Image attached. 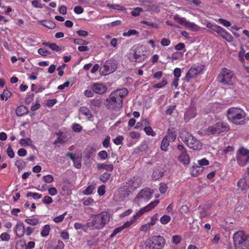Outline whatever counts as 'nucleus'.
Returning a JSON list of instances; mask_svg holds the SVG:
<instances>
[{
  "instance_id": "nucleus-1",
  "label": "nucleus",
  "mask_w": 249,
  "mask_h": 249,
  "mask_svg": "<svg viewBox=\"0 0 249 249\" xmlns=\"http://www.w3.org/2000/svg\"><path fill=\"white\" fill-rule=\"evenodd\" d=\"M109 220V214L107 212L104 211L93 215L90 221L87 223V225L92 230H100L108 223Z\"/></svg>"
},
{
  "instance_id": "nucleus-55",
  "label": "nucleus",
  "mask_w": 249,
  "mask_h": 249,
  "mask_svg": "<svg viewBox=\"0 0 249 249\" xmlns=\"http://www.w3.org/2000/svg\"><path fill=\"white\" fill-rule=\"evenodd\" d=\"M66 139V136H59L57 139L54 141L53 142L54 144H57L58 143H62L65 142V139Z\"/></svg>"
},
{
  "instance_id": "nucleus-40",
  "label": "nucleus",
  "mask_w": 249,
  "mask_h": 249,
  "mask_svg": "<svg viewBox=\"0 0 249 249\" xmlns=\"http://www.w3.org/2000/svg\"><path fill=\"white\" fill-rule=\"evenodd\" d=\"M171 220V217L169 215L165 214L160 218V222L162 224H166Z\"/></svg>"
},
{
  "instance_id": "nucleus-15",
  "label": "nucleus",
  "mask_w": 249,
  "mask_h": 249,
  "mask_svg": "<svg viewBox=\"0 0 249 249\" xmlns=\"http://www.w3.org/2000/svg\"><path fill=\"white\" fill-rule=\"evenodd\" d=\"M127 184L129 188L132 190H134L139 188L141 185V180L139 178H133L129 179Z\"/></svg>"
},
{
  "instance_id": "nucleus-51",
  "label": "nucleus",
  "mask_w": 249,
  "mask_h": 249,
  "mask_svg": "<svg viewBox=\"0 0 249 249\" xmlns=\"http://www.w3.org/2000/svg\"><path fill=\"white\" fill-rule=\"evenodd\" d=\"M0 238L3 241H8L10 239V235L7 232H3L0 234Z\"/></svg>"
},
{
  "instance_id": "nucleus-33",
  "label": "nucleus",
  "mask_w": 249,
  "mask_h": 249,
  "mask_svg": "<svg viewBox=\"0 0 249 249\" xmlns=\"http://www.w3.org/2000/svg\"><path fill=\"white\" fill-rule=\"evenodd\" d=\"M50 231V227L49 225H45L43 228V230L41 232V235L42 237L47 236Z\"/></svg>"
},
{
  "instance_id": "nucleus-45",
  "label": "nucleus",
  "mask_w": 249,
  "mask_h": 249,
  "mask_svg": "<svg viewBox=\"0 0 249 249\" xmlns=\"http://www.w3.org/2000/svg\"><path fill=\"white\" fill-rule=\"evenodd\" d=\"M167 84V82L166 79H162L161 82H160L158 84H155L153 86V87L154 88H158L160 89L163 87H164L165 85H166Z\"/></svg>"
},
{
  "instance_id": "nucleus-64",
  "label": "nucleus",
  "mask_w": 249,
  "mask_h": 249,
  "mask_svg": "<svg viewBox=\"0 0 249 249\" xmlns=\"http://www.w3.org/2000/svg\"><path fill=\"white\" fill-rule=\"evenodd\" d=\"M72 130L76 132L81 131L82 127L78 124H73L72 126Z\"/></svg>"
},
{
  "instance_id": "nucleus-48",
  "label": "nucleus",
  "mask_w": 249,
  "mask_h": 249,
  "mask_svg": "<svg viewBox=\"0 0 249 249\" xmlns=\"http://www.w3.org/2000/svg\"><path fill=\"white\" fill-rule=\"evenodd\" d=\"M136 219H135V217H132L130 220H128L125 222L124 224L122 226L124 229L130 226L131 224H132L135 221Z\"/></svg>"
},
{
  "instance_id": "nucleus-62",
  "label": "nucleus",
  "mask_w": 249,
  "mask_h": 249,
  "mask_svg": "<svg viewBox=\"0 0 249 249\" xmlns=\"http://www.w3.org/2000/svg\"><path fill=\"white\" fill-rule=\"evenodd\" d=\"M38 53L43 56H46L50 54V52L43 48H40L38 50Z\"/></svg>"
},
{
  "instance_id": "nucleus-38",
  "label": "nucleus",
  "mask_w": 249,
  "mask_h": 249,
  "mask_svg": "<svg viewBox=\"0 0 249 249\" xmlns=\"http://www.w3.org/2000/svg\"><path fill=\"white\" fill-rule=\"evenodd\" d=\"M26 196L27 197H33V198L36 199L41 198L42 196L41 194H39L37 193L29 192L26 194Z\"/></svg>"
},
{
  "instance_id": "nucleus-35",
  "label": "nucleus",
  "mask_w": 249,
  "mask_h": 249,
  "mask_svg": "<svg viewBox=\"0 0 249 249\" xmlns=\"http://www.w3.org/2000/svg\"><path fill=\"white\" fill-rule=\"evenodd\" d=\"M11 93L7 89H4L2 93L0 95V98L2 100L5 99L7 100L8 98L11 96Z\"/></svg>"
},
{
  "instance_id": "nucleus-52",
  "label": "nucleus",
  "mask_w": 249,
  "mask_h": 249,
  "mask_svg": "<svg viewBox=\"0 0 249 249\" xmlns=\"http://www.w3.org/2000/svg\"><path fill=\"white\" fill-rule=\"evenodd\" d=\"M7 153L9 157L10 158H13L15 156V153L10 144H9L7 149Z\"/></svg>"
},
{
  "instance_id": "nucleus-49",
  "label": "nucleus",
  "mask_w": 249,
  "mask_h": 249,
  "mask_svg": "<svg viewBox=\"0 0 249 249\" xmlns=\"http://www.w3.org/2000/svg\"><path fill=\"white\" fill-rule=\"evenodd\" d=\"M94 189L93 185H89L83 191V193L86 195H89L92 193V191Z\"/></svg>"
},
{
  "instance_id": "nucleus-16",
  "label": "nucleus",
  "mask_w": 249,
  "mask_h": 249,
  "mask_svg": "<svg viewBox=\"0 0 249 249\" xmlns=\"http://www.w3.org/2000/svg\"><path fill=\"white\" fill-rule=\"evenodd\" d=\"M15 232L19 237H22L25 232V229L23 222H20L16 224L15 227Z\"/></svg>"
},
{
  "instance_id": "nucleus-26",
  "label": "nucleus",
  "mask_w": 249,
  "mask_h": 249,
  "mask_svg": "<svg viewBox=\"0 0 249 249\" xmlns=\"http://www.w3.org/2000/svg\"><path fill=\"white\" fill-rule=\"evenodd\" d=\"M79 111L81 114L85 115L88 119H90L92 117V115L89 109L86 107H81L79 109Z\"/></svg>"
},
{
  "instance_id": "nucleus-63",
  "label": "nucleus",
  "mask_w": 249,
  "mask_h": 249,
  "mask_svg": "<svg viewBox=\"0 0 249 249\" xmlns=\"http://www.w3.org/2000/svg\"><path fill=\"white\" fill-rule=\"evenodd\" d=\"M197 162L198 165L201 167L204 165H207L209 164V161L205 158L198 160Z\"/></svg>"
},
{
  "instance_id": "nucleus-44",
  "label": "nucleus",
  "mask_w": 249,
  "mask_h": 249,
  "mask_svg": "<svg viewBox=\"0 0 249 249\" xmlns=\"http://www.w3.org/2000/svg\"><path fill=\"white\" fill-rule=\"evenodd\" d=\"M73 42L75 44L82 45H87L89 44V42L88 41H86L85 40L80 39V38L74 39Z\"/></svg>"
},
{
  "instance_id": "nucleus-46",
  "label": "nucleus",
  "mask_w": 249,
  "mask_h": 249,
  "mask_svg": "<svg viewBox=\"0 0 249 249\" xmlns=\"http://www.w3.org/2000/svg\"><path fill=\"white\" fill-rule=\"evenodd\" d=\"M43 180L47 183H50L52 182L53 180V177L51 175H47L46 176H44L43 177Z\"/></svg>"
},
{
  "instance_id": "nucleus-5",
  "label": "nucleus",
  "mask_w": 249,
  "mask_h": 249,
  "mask_svg": "<svg viewBox=\"0 0 249 249\" xmlns=\"http://www.w3.org/2000/svg\"><path fill=\"white\" fill-rule=\"evenodd\" d=\"M179 137L190 149L194 150H199L201 149L202 143L188 132H182Z\"/></svg>"
},
{
  "instance_id": "nucleus-20",
  "label": "nucleus",
  "mask_w": 249,
  "mask_h": 249,
  "mask_svg": "<svg viewBox=\"0 0 249 249\" xmlns=\"http://www.w3.org/2000/svg\"><path fill=\"white\" fill-rule=\"evenodd\" d=\"M219 35L224 39L230 42L233 41V37L231 35L226 31L225 29L222 28Z\"/></svg>"
},
{
  "instance_id": "nucleus-13",
  "label": "nucleus",
  "mask_w": 249,
  "mask_h": 249,
  "mask_svg": "<svg viewBox=\"0 0 249 249\" xmlns=\"http://www.w3.org/2000/svg\"><path fill=\"white\" fill-rule=\"evenodd\" d=\"M152 194L153 193L151 192L149 189H142L138 193L135 198V200L136 201L137 199H141L147 201L151 198Z\"/></svg>"
},
{
  "instance_id": "nucleus-59",
  "label": "nucleus",
  "mask_w": 249,
  "mask_h": 249,
  "mask_svg": "<svg viewBox=\"0 0 249 249\" xmlns=\"http://www.w3.org/2000/svg\"><path fill=\"white\" fill-rule=\"evenodd\" d=\"M181 237L179 235H176L173 236L172 241L175 244L177 245L180 242Z\"/></svg>"
},
{
  "instance_id": "nucleus-8",
  "label": "nucleus",
  "mask_w": 249,
  "mask_h": 249,
  "mask_svg": "<svg viewBox=\"0 0 249 249\" xmlns=\"http://www.w3.org/2000/svg\"><path fill=\"white\" fill-rule=\"evenodd\" d=\"M229 129V126L227 124L218 122L207 128L205 130V133L208 135H216L227 131Z\"/></svg>"
},
{
  "instance_id": "nucleus-53",
  "label": "nucleus",
  "mask_w": 249,
  "mask_h": 249,
  "mask_svg": "<svg viewBox=\"0 0 249 249\" xmlns=\"http://www.w3.org/2000/svg\"><path fill=\"white\" fill-rule=\"evenodd\" d=\"M108 156L107 152L105 150H102L98 153V157L102 160H106Z\"/></svg>"
},
{
  "instance_id": "nucleus-11",
  "label": "nucleus",
  "mask_w": 249,
  "mask_h": 249,
  "mask_svg": "<svg viewBox=\"0 0 249 249\" xmlns=\"http://www.w3.org/2000/svg\"><path fill=\"white\" fill-rule=\"evenodd\" d=\"M236 159L240 166H244L249 161V150L244 148H240L237 152Z\"/></svg>"
},
{
  "instance_id": "nucleus-57",
  "label": "nucleus",
  "mask_w": 249,
  "mask_h": 249,
  "mask_svg": "<svg viewBox=\"0 0 249 249\" xmlns=\"http://www.w3.org/2000/svg\"><path fill=\"white\" fill-rule=\"evenodd\" d=\"M124 229L123 228V226L119 227L118 228H116L112 232V233L110 234V237L112 238L114 236H115L117 233L121 232L122 231H123Z\"/></svg>"
},
{
  "instance_id": "nucleus-37",
  "label": "nucleus",
  "mask_w": 249,
  "mask_h": 249,
  "mask_svg": "<svg viewBox=\"0 0 249 249\" xmlns=\"http://www.w3.org/2000/svg\"><path fill=\"white\" fill-rule=\"evenodd\" d=\"M110 174L107 172H105L100 177V180L103 182H107L110 177Z\"/></svg>"
},
{
  "instance_id": "nucleus-12",
  "label": "nucleus",
  "mask_w": 249,
  "mask_h": 249,
  "mask_svg": "<svg viewBox=\"0 0 249 249\" xmlns=\"http://www.w3.org/2000/svg\"><path fill=\"white\" fill-rule=\"evenodd\" d=\"M159 203V201L158 200H154L150 202L148 205L146 206L141 209L136 213L134 215L133 217H135V219H136L139 217H140L142 214L146 212H148L151 210L154 209L158 204Z\"/></svg>"
},
{
  "instance_id": "nucleus-39",
  "label": "nucleus",
  "mask_w": 249,
  "mask_h": 249,
  "mask_svg": "<svg viewBox=\"0 0 249 249\" xmlns=\"http://www.w3.org/2000/svg\"><path fill=\"white\" fill-rule=\"evenodd\" d=\"M148 149V145L146 143L142 142L141 144L137 148L138 152H145Z\"/></svg>"
},
{
  "instance_id": "nucleus-9",
  "label": "nucleus",
  "mask_w": 249,
  "mask_h": 249,
  "mask_svg": "<svg viewBox=\"0 0 249 249\" xmlns=\"http://www.w3.org/2000/svg\"><path fill=\"white\" fill-rule=\"evenodd\" d=\"M118 63L113 59L107 60L104 66L100 69V73L102 75H107L113 72L117 68Z\"/></svg>"
},
{
  "instance_id": "nucleus-28",
  "label": "nucleus",
  "mask_w": 249,
  "mask_h": 249,
  "mask_svg": "<svg viewBox=\"0 0 249 249\" xmlns=\"http://www.w3.org/2000/svg\"><path fill=\"white\" fill-rule=\"evenodd\" d=\"M97 167L98 169H104L108 171H112L113 169V166L112 164H106L104 163H98Z\"/></svg>"
},
{
  "instance_id": "nucleus-23",
  "label": "nucleus",
  "mask_w": 249,
  "mask_h": 249,
  "mask_svg": "<svg viewBox=\"0 0 249 249\" xmlns=\"http://www.w3.org/2000/svg\"><path fill=\"white\" fill-rule=\"evenodd\" d=\"M237 185L242 190H246L249 188V183L245 178L240 179L238 182Z\"/></svg>"
},
{
  "instance_id": "nucleus-2",
  "label": "nucleus",
  "mask_w": 249,
  "mask_h": 249,
  "mask_svg": "<svg viewBox=\"0 0 249 249\" xmlns=\"http://www.w3.org/2000/svg\"><path fill=\"white\" fill-rule=\"evenodd\" d=\"M245 112L240 108L231 107L228 109L227 117L228 120L236 124H243L246 123Z\"/></svg>"
},
{
  "instance_id": "nucleus-3",
  "label": "nucleus",
  "mask_w": 249,
  "mask_h": 249,
  "mask_svg": "<svg viewBox=\"0 0 249 249\" xmlns=\"http://www.w3.org/2000/svg\"><path fill=\"white\" fill-rule=\"evenodd\" d=\"M235 249H249V235L244 231H239L233 235Z\"/></svg>"
},
{
  "instance_id": "nucleus-43",
  "label": "nucleus",
  "mask_w": 249,
  "mask_h": 249,
  "mask_svg": "<svg viewBox=\"0 0 249 249\" xmlns=\"http://www.w3.org/2000/svg\"><path fill=\"white\" fill-rule=\"evenodd\" d=\"M144 130L147 135L152 136H155L156 135V133L153 131L150 126H145Z\"/></svg>"
},
{
  "instance_id": "nucleus-29",
  "label": "nucleus",
  "mask_w": 249,
  "mask_h": 249,
  "mask_svg": "<svg viewBox=\"0 0 249 249\" xmlns=\"http://www.w3.org/2000/svg\"><path fill=\"white\" fill-rule=\"evenodd\" d=\"M27 112V109L26 107L24 106H20L18 107L16 109V113L18 116H22L23 115L26 114Z\"/></svg>"
},
{
  "instance_id": "nucleus-21",
  "label": "nucleus",
  "mask_w": 249,
  "mask_h": 249,
  "mask_svg": "<svg viewBox=\"0 0 249 249\" xmlns=\"http://www.w3.org/2000/svg\"><path fill=\"white\" fill-rule=\"evenodd\" d=\"M219 35L224 39L230 42L233 41V37L231 35L226 31L225 29L222 28Z\"/></svg>"
},
{
  "instance_id": "nucleus-22",
  "label": "nucleus",
  "mask_w": 249,
  "mask_h": 249,
  "mask_svg": "<svg viewBox=\"0 0 249 249\" xmlns=\"http://www.w3.org/2000/svg\"><path fill=\"white\" fill-rule=\"evenodd\" d=\"M204 170L203 167L199 166L196 164L193 166L191 169V175L193 176L196 177L199 175Z\"/></svg>"
},
{
  "instance_id": "nucleus-60",
  "label": "nucleus",
  "mask_w": 249,
  "mask_h": 249,
  "mask_svg": "<svg viewBox=\"0 0 249 249\" xmlns=\"http://www.w3.org/2000/svg\"><path fill=\"white\" fill-rule=\"evenodd\" d=\"M82 201L83 204L85 206H89L91 205L94 201L93 199L91 198L83 199Z\"/></svg>"
},
{
  "instance_id": "nucleus-18",
  "label": "nucleus",
  "mask_w": 249,
  "mask_h": 249,
  "mask_svg": "<svg viewBox=\"0 0 249 249\" xmlns=\"http://www.w3.org/2000/svg\"><path fill=\"white\" fill-rule=\"evenodd\" d=\"M198 70L196 68H191L186 73V76L184 78V80L187 82H189L191 79L193 78L198 73Z\"/></svg>"
},
{
  "instance_id": "nucleus-32",
  "label": "nucleus",
  "mask_w": 249,
  "mask_h": 249,
  "mask_svg": "<svg viewBox=\"0 0 249 249\" xmlns=\"http://www.w3.org/2000/svg\"><path fill=\"white\" fill-rule=\"evenodd\" d=\"M165 136H168V139L171 141L174 142L175 141L177 137L176 132L173 130L169 129L168 131V135Z\"/></svg>"
},
{
  "instance_id": "nucleus-14",
  "label": "nucleus",
  "mask_w": 249,
  "mask_h": 249,
  "mask_svg": "<svg viewBox=\"0 0 249 249\" xmlns=\"http://www.w3.org/2000/svg\"><path fill=\"white\" fill-rule=\"evenodd\" d=\"M91 89L93 92L98 94H102L106 92L107 87L103 84L95 83L91 86Z\"/></svg>"
},
{
  "instance_id": "nucleus-41",
  "label": "nucleus",
  "mask_w": 249,
  "mask_h": 249,
  "mask_svg": "<svg viewBox=\"0 0 249 249\" xmlns=\"http://www.w3.org/2000/svg\"><path fill=\"white\" fill-rule=\"evenodd\" d=\"M107 6L109 8L112 9L114 10L123 11L124 9V8L123 6L119 4H107Z\"/></svg>"
},
{
  "instance_id": "nucleus-30",
  "label": "nucleus",
  "mask_w": 249,
  "mask_h": 249,
  "mask_svg": "<svg viewBox=\"0 0 249 249\" xmlns=\"http://www.w3.org/2000/svg\"><path fill=\"white\" fill-rule=\"evenodd\" d=\"M163 176V172L160 169H155L152 175L153 179L156 180L161 178Z\"/></svg>"
},
{
  "instance_id": "nucleus-19",
  "label": "nucleus",
  "mask_w": 249,
  "mask_h": 249,
  "mask_svg": "<svg viewBox=\"0 0 249 249\" xmlns=\"http://www.w3.org/2000/svg\"><path fill=\"white\" fill-rule=\"evenodd\" d=\"M128 93V91L127 89L123 88L113 91V95H116V96H118L119 98L123 100L124 98L127 95Z\"/></svg>"
},
{
  "instance_id": "nucleus-34",
  "label": "nucleus",
  "mask_w": 249,
  "mask_h": 249,
  "mask_svg": "<svg viewBox=\"0 0 249 249\" xmlns=\"http://www.w3.org/2000/svg\"><path fill=\"white\" fill-rule=\"evenodd\" d=\"M42 24L49 29H53L55 27V24L50 20H44L42 21Z\"/></svg>"
},
{
  "instance_id": "nucleus-24",
  "label": "nucleus",
  "mask_w": 249,
  "mask_h": 249,
  "mask_svg": "<svg viewBox=\"0 0 249 249\" xmlns=\"http://www.w3.org/2000/svg\"><path fill=\"white\" fill-rule=\"evenodd\" d=\"M179 160L184 164L187 165L189 163L190 158L187 152L181 153L178 157Z\"/></svg>"
},
{
  "instance_id": "nucleus-6",
  "label": "nucleus",
  "mask_w": 249,
  "mask_h": 249,
  "mask_svg": "<svg viewBox=\"0 0 249 249\" xmlns=\"http://www.w3.org/2000/svg\"><path fill=\"white\" fill-rule=\"evenodd\" d=\"M165 244L163 237L160 235L154 236L146 243L145 249H163Z\"/></svg>"
},
{
  "instance_id": "nucleus-56",
  "label": "nucleus",
  "mask_w": 249,
  "mask_h": 249,
  "mask_svg": "<svg viewBox=\"0 0 249 249\" xmlns=\"http://www.w3.org/2000/svg\"><path fill=\"white\" fill-rule=\"evenodd\" d=\"M43 203L47 204H50L53 202L52 198L49 196H45L42 200Z\"/></svg>"
},
{
  "instance_id": "nucleus-58",
  "label": "nucleus",
  "mask_w": 249,
  "mask_h": 249,
  "mask_svg": "<svg viewBox=\"0 0 249 249\" xmlns=\"http://www.w3.org/2000/svg\"><path fill=\"white\" fill-rule=\"evenodd\" d=\"M218 21L220 24H222L223 26L226 27H229L231 25V22L226 19L223 18H219Z\"/></svg>"
},
{
  "instance_id": "nucleus-25",
  "label": "nucleus",
  "mask_w": 249,
  "mask_h": 249,
  "mask_svg": "<svg viewBox=\"0 0 249 249\" xmlns=\"http://www.w3.org/2000/svg\"><path fill=\"white\" fill-rule=\"evenodd\" d=\"M169 145V140L168 139V136H164L161 142L160 148L161 150L167 151Z\"/></svg>"
},
{
  "instance_id": "nucleus-17",
  "label": "nucleus",
  "mask_w": 249,
  "mask_h": 249,
  "mask_svg": "<svg viewBox=\"0 0 249 249\" xmlns=\"http://www.w3.org/2000/svg\"><path fill=\"white\" fill-rule=\"evenodd\" d=\"M196 115V109L192 107H189L184 114V119L187 122L189 121L191 119L195 118Z\"/></svg>"
},
{
  "instance_id": "nucleus-31",
  "label": "nucleus",
  "mask_w": 249,
  "mask_h": 249,
  "mask_svg": "<svg viewBox=\"0 0 249 249\" xmlns=\"http://www.w3.org/2000/svg\"><path fill=\"white\" fill-rule=\"evenodd\" d=\"M174 19L180 25H183L185 27L188 22L185 18H181L178 15L174 16Z\"/></svg>"
},
{
  "instance_id": "nucleus-7",
  "label": "nucleus",
  "mask_w": 249,
  "mask_h": 249,
  "mask_svg": "<svg viewBox=\"0 0 249 249\" xmlns=\"http://www.w3.org/2000/svg\"><path fill=\"white\" fill-rule=\"evenodd\" d=\"M217 79L219 82L223 84L231 85L234 80L233 74L231 70L225 68L222 69Z\"/></svg>"
},
{
  "instance_id": "nucleus-50",
  "label": "nucleus",
  "mask_w": 249,
  "mask_h": 249,
  "mask_svg": "<svg viewBox=\"0 0 249 249\" xmlns=\"http://www.w3.org/2000/svg\"><path fill=\"white\" fill-rule=\"evenodd\" d=\"M124 137L123 136L119 135L115 139L113 140L114 143L116 145H120L122 144Z\"/></svg>"
},
{
  "instance_id": "nucleus-54",
  "label": "nucleus",
  "mask_w": 249,
  "mask_h": 249,
  "mask_svg": "<svg viewBox=\"0 0 249 249\" xmlns=\"http://www.w3.org/2000/svg\"><path fill=\"white\" fill-rule=\"evenodd\" d=\"M176 107V105H170L167 107V109L165 111L166 114L167 115H171L173 111L175 109Z\"/></svg>"
},
{
  "instance_id": "nucleus-42",
  "label": "nucleus",
  "mask_w": 249,
  "mask_h": 249,
  "mask_svg": "<svg viewBox=\"0 0 249 249\" xmlns=\"http://www.w3.org/2000/svg\"><path fill=\"white\" fill-rule=\"evenodd\" d=\"M25 222L29 225L36 226L38 224L39 220L37 218L26 219L25 220Z\"/></svg>"
},
{
  "instance_id": "nucleus-36",
  "label": "nucleus",
  "mask_w": 249,
  "mask_h": 249,
  "mask_svg": "<svg viewBox=\"0 0 249 249\" xmlns=\"http://www.w3.org/2000/svg\"><path fill=\"white\" fill-rule=\"evenodd\" d=\"M19 144L21 146L30 145L32 143V141L30 138L21 139L19 141Z\"/></svg>"
},
{
  "instance_id": "nucleus-61",
  "label": "nucleus",
  "mask_w": 249,
  "mask_h": 249,
  "mask_svg": "<svg viewBox=\"0 0 249 249\" xmlns=\"http://www.w3.org/2000/svg\"><path fill=\"white\" fill-rule=\"evenodd\" d=\"M206 26L208 28L210 29L211 32H215L218 25L216 24L208 23Z\"/></svg>"
},
{
  "instance_id": "nucleus-47",
  "label": "nucleus",
  "mask_w": 249,
  "mask_h": 249,
  "mask_svg": "<svg viewBox=\"0 0 249 249\" xmlns=\"http://www.w3.org/2000/svg\"><path fill=\"white\" fill-rule=\"evenodd\" d=\"M142 11H143V10L142 8L136 7L134 9L133 11L131 12V15L134 17H137Z\"/></svg>"
},
{
  "instance_id": "nucleus-4",
  "label": "nucleus",
  "mask_w": 249,
  "mask_h": 249,
  "mask_svg": "<svg viewBox=\"0 0 249 249\" xmlns=\"http://www.w3.org/2000/svg\"><path fill=\"white\" fill-rule=\"evenodd\" d=\"M145 47L140 44L133 46L130 50L128 58L132 62H140L143 61L145 57Z\"/></svg>"
},
{
  "instance_id": "nucleus-10",
  "label": "nucleus",
  "mask_w": 249,
  "mask_h": 249,
  "mask_svg": "<svg viewBox=\"0 0 249 249\" xmlns=\"http://www.w3.org/2000/svg\"><path fill=\"white\" fill-rule=\"evenodd\" d=\"M116 95H113V92L107 99V106L109 109L117 110L122 107L123 99L119 98Z\"/></svg>"
},
{
  "instance_id": "nucleus-27",
  "label": "nucleus",
  "mask_w": 249,
  "mask_h": 249,
  "mask_svg": "<svg viewBox=\"0 0 249 249\" xmlns=\"http://www.w3.org/2000/svg\"><path fill=\"white\" fill-rule=\"evenodd\" d=\"M185 28H188L191 30L192 31L194 32L197 31L199 30L200 28L198 25L196 24L195 23L189 21L187 22L185 26Z\"/></svg>"
}]
</instances>
